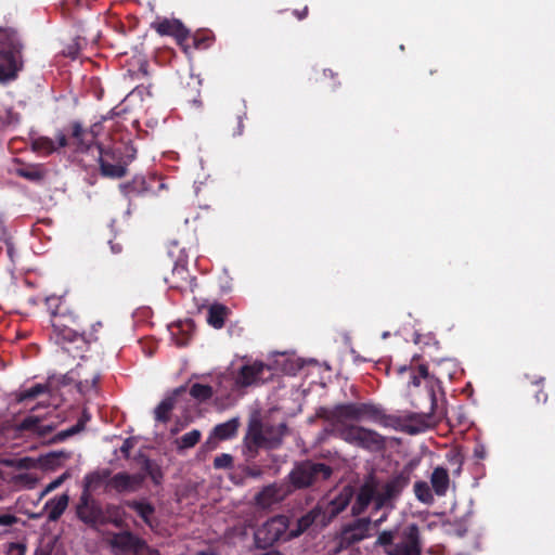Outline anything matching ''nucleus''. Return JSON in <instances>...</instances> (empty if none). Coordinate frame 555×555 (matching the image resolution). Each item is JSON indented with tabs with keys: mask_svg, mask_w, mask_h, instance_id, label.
I'll list each match as a JSON object with an SVG mask.
<instances>
[{
	"mask_svg": "<svg viewBox=\"0 0 555 555\" xmlns=\"http://www.w3.org/2000/svg\"><path fill=\"white\" fill-rule=\"evenodd\" d=\"M317 416L330 424L326 433L369 452L384 451L386 437L376 430L349 422L371 421L384 427L401 428L411 435L421 433L425 427L424 423L404 425L402 418L388 415L379 405L365 402L341 403L332 409L320 408Z\"/></svg>",
	"mask_w": 555,
	"mask_h": 555,
	"instance_id": "1",
	"label": "nucleus"
},
{
	"mask_svg": "<svg viewBox=\"0 0 555 555\" xmlns=\"http://www.w3.org/2000/svg\"><path fill=\"white\" fill-rule=\"evenodd\" d=\"M410 479V472L408 469L392 475L383 485L374 475L365 477L351 505L350 512L356 518L344 524L336 533L334 538L336 543L334 554L348 550L352 545L370 538L372 518L360 516L366 512L372 503L374 512L383 508L392 509L395 501L400 496L404 488L408 487Z\"/></svg>",
	"mask_w": 555,
	"mask_h": 555,
	"instance_id": "2",
	"label": "nucleus"
},
{
	"mask_svg": "<svg viewBox=\"0 0 555 555\" xmlns=\"http://www.w3.org/2000/svg\"><path fill=\"white\" fill-rule=\"evenodd\" d=\"M352 495V490L346 487L334 499L327 502H318L310 511L297 519L295 527L289 529L287 538L295 539L309 530L319 531L325 529L348 507Z\"/></svg>",
	"mask_w": 555,
	"mask_h": 555,
	"instance_id": "3",
	"label": "nucleus"
},
{
	"mask_svg": "<svg viewBox=\"0 0 555 555\" xmlns=\"http://www.w3.org/2000/svg\"><path fill=\"white\" fill-rule=\"evenodd\" d=\"M286 425L263 423L259 415H253L247 425L243 439L245 454L249 459L256 457L259 449L274 450L280 448L286 434Z\"/></svg>",
	"mask_w": 555,
	"mask_h": 555,
	"instance_id": "4",
	"label": "nucleus"
},
{
	"mask_svg": "<svg viewBox=\"0 0 555 555\" xmlns=\"http://www.w3.org/2000/svg\"><path fill=\"white\" fill-rule=\"evenodd\" d=\"M24 43L13 29H0V85L18 78L24 69Z\"/></svg>",
	"mask_w": 555,
	"mask_h": 555,
	"instance_id": "5",
	"label": "nucleus"
},
{
	"mask_svg": "<svg viewBox=\"0 0 555 555\" xmlns=\"http://www.w3.org/2000/svg\"><path fill=\"white\" fill-rule=\"evenodd\" d=\"M333 468L321 462L304 460L296 462L288 474L291 485L298 490L312 488L330 479Z\"/></svg>",
	"mask_w": 555,
	"mask_h": 555,
	"instance_id": "6",
	"label": "nucleus"
},
{
	"mask_svg": "<svg viewBox=\"0 0 555 555\" xmlns=\"http://www.w3.org/2000/svg\"><path fill=\"white\" fill-rule=\"evenodd\" d=\"M289 519L285 515H276L269 518L255 531V543L259 548L272 546L275 542L287 538L289 531Z\"/></svg>",
	"mask_w": 555,
	"mask_h": 555,
	"instance_id": "7",
	"label": "nucleus"
},
{
	"mask_svg": "<svg viewBox=\"0 0 555 555\" xmlns=\"http://www.w3.org/2000/svg\"><path fill=\"white\" fill-rule=\"evenodd\" d=\"M96 150L99 152L100 171L103 177L119 179L126 176L127 163L119 150L104 149L101 144L96 145Z\"/></svg>",
	"mask_w": 555,
	"mask_h": 555,
	"instance_id": "8",
	"label": "nucleus"
},
{
	"mask_svg": "<svg viewBox=\"0 0 555 555\" xmlns=\"http://www.w3.org/2000/svg\"><path fill=\"white\" fill-rule=\"evenodd\" d=\"M77 517L91 527L104 525L106 522V516L102 509L101 504L92 498L91 493L87 490H82L79 498V502L76 506Z\"/></svg>",
	"mask_w": 555,
	"mask_h": 555,
	"instance_id": "9",
	"label": "nucleus"
},
{
	"mask_svg": "<svg viewBox=\"0 0 555 555\" xmlns=\"http://www.w3.org/2000/svg\"><path fill=\"white\" fill-rule=\"evenodd\" d=\"M422 539L416 524L408 525L402 531V541L386 551L385 555H422Z\"/></svg>",
	"mask_w": 555,
	"mask_h": 555,
	"instance_id": "10",
	"label": "nucleus"
},
{
	"mask_svg": "<svg viewBox=\"0 0 555 555\" xmlns=\"http://www.w3.org/2000/svg\"><path fill=\"white\" fill-rule=\"evenodd\" d=\"M145 480V475L141 473L128 474L120 472L109 476L106 482V491L114 490L117 493H131L138 491Z\"/></svg>",
	"mask_w": 555,
	"mask_h": 555,
	"instance_id": "11",
	"label": "nucleus"
},
{
	"mask_svg": "<svg viewBox=\"0 0 555 555\" xmlns=\"http://www.w3.org/2000/svg\"><path fill=\"white\" fill-rule=\"evenodd\" d=\"M152 28L155 29L160 36L173 37L178 44L183 47V49L186 51L188 44H185V42L190 39V31L179 20H157L152 23Z\"/></svg>",
	"mask_w": 555,
	"mask_h": 555,
	"instance_id": "12",
	"label": "nucleus"
},
{
	"mask_svg": "<svg viewBox=\"0 0 555 555\" xmlns=\"http://www.w3.org/2000/svg\"><path fill=\"white\" fill-rule=\"evenodd\" d=\"M275 359L271 364V370L280 371L289 376H295L306 364L302 358L296 356L295 352L275 351Z\"/></svg>",
	"mask_w": 555,
	"mask_h": 555,
	"instance_id": "13",
	"label": "nucleus"
},
{
	"mask_svg": "<svg viewBox=\"0 0 555 555\" xmlns=\"http://www.w3.org/2000/svg\"><path fill=\"white\" fill-rule=\"evenodd\" d=\"M266 370L271 371V364L258 360L246 363L238 370L235 383L241 387H248L262 379Z\"/></svg>",
	"mask_w": 555,
	"mask_h": 555,
	"instance_id": "14",
	"label": "nucleus"
},
{
	"mask_svg": "<svg viewBox=\"0 0 555 555\" xmlns=\"http://www.w3.org/2000/svg\"><path fill=\"white\" fill-rule=\"evenodd\" d=\"M73 321L72 315H66V318H55L51 320L52 331L50 333V339L56 344H67L73 343L78 337V333L73 330L66 322Z\"/></svg>",
	"mask_w": 555,
	"mask_h": 555,
	"instance_id": "15",
	"label": "nucleus"
},
{
	"mask_svg": "<svg viewBox=\"0 0 555 555\" xmlns=\"http://www.w3.org/2000/svg\"><path fill=\"white\" fill-rule=\"evenodd\" d=\"M13 162L15 167L12 172L30 182L40 183L48 175V170L42 164H25L18 158H14Z\"/></svg>",
	"mask_w": 555,
	"mask_h": 555,
	"instance_id": "16",
	"label": "nucleus"
},
{
	"mask_svg": "<svg viewBox=\"0 0 555 555\" xmlns=\"http://www.w3.org/2000/svg\"><path fill=\"white\" fill-rule=\"evenodd\" d=\"M67 131L69 135L67 138L68 141L72 140L78 152H87L93 146L92 134L80 121L74 120L69 122Z\"/></svg>",
	"mask_w": 555,
	"mask_h": 555,
	"instance_id": "17",
	"label": "nucleus"
},
{
	"mask_svg": "<svg viewBox=\"0 0 555 555\" xmlns=\"http://www.w3.org/2000/svg\"><path fill=\"white\" fill-rule=\"evenodd\" d=\"M55 138L57 141L56 143L49 137H37L33 139V151L42 155H50L57 151L60 147H65L68 145V139L64 132L59 131Z\"/></svg>",
	"mask_w": 555,
	"mask_h": 555,
	"instance_id": "18",
	"label": "nucleus"
},
{
	"mask_svg": "<svg viewBox=\"0 0 555 555\" xmlns=\"http://www.w3.org/2000/svg\"><path fill=\"white\" fill-rule=\"evenodd\" d=\"M171 337L178 347H184L193 343L195 324L192 320L179 322L169 327Z\"/></svg>",
	"mask_w": 555,
	"mask_h": 555,
	"instance_id": "19",
	"label": "nucleus"
},
{
	"mask_svg": "<svg viewBox=\"0 0 555 555\" xmlns=\"http://www.w3.org/2000/svg\"><path fill=\"white\" fill-rule=\"evenodd\" d=\"M286 491L283 487L278 485H269L264 487L255 498L258 505L269 507L275 503L283 501L286 496Z\"/></svg>",
	"mask_w": 555,
	"mask_h": 555,
	"instance_id": "20",
	"label": "nucleus"
},
{
	"mask_svg": "<svg viewBox=\"0 0 555 555\" xmlns=\"http://www.w3.org/2000/svg\"><path fill=\"white\" fill-rule=\"evenodd\" d=\"M112 544L122 551L140 552L144 548L145 542L129 531L116 533Z\"/></svg>",
	"mask_w": 555,
	"mask_h": 555,
	"instance_id": "21",
	"label": "nucleus"
},
{
	"mask_svg": "<svg viewBox=\"0 0 555 555\" xmlns=\"http://www.w3.org/2000/svg\"><path fill=\"white\" fill-rule=\"evenodd\" d=\"M125 505L134 511L138 516L150 527L154 528L157 526V521L154 518L155 507L153 504L146 501L128 500Z\"/></svg>",
	"mask_w": 555,
	"mask_h": 555,
	"instance_id": "22",
	"label": "nucleus"
},
{
	"mask_svg": "<svg viewBox=\"0 0 555 555\" xmlns=\"http://www.w3.org/2000/svg\"><path fill=\"white\" fill-rule=\"evenodd\" d=\"M69 495L67 493H63L61 495L54 496L50 499L46 505L44 509L48 513V519L50 521H56L63 515L65 509L68 506Z\"/></svg>",
	"mask_w": 555,
	"mask_h": 555,
	"instance_id": "23",
	"label": "nucleus"
},
{
	"mask_svg": "<svg viewBox=\"0 0 555 555\" xmlns=\"http://www.w3.org/2000/svg\"><path fill=\"white\" fill-rule=\"evenodd\" d=\"M430 483L436 495L444 496L450 486L448 469L441 466L436 467L431 473Z\"/></svg>",
	"mask_w": 555,
	"mask_h": 555,
	"instance_id": "24",
	"label": "nucleus"
},
{
	"mask_svg": "<svg viewBox=\"0 0 555 555\" xmlns=\"http://www.w3.org/2000/svg\"><path fill=\"white\" fill-rule=\"evenodd\" d=\"M231 310L222 304H214L209 306L207 311V323L214 328L220 330L224 326L225 320Z\"/></svg>",
	"mask_w": 555,
	"mask_h": 555,
	"instance_id": "25",
	"label": "nucleus"
},
{
	"mask_svg": "<svg viewBox=\"0 0 555 555\" xmlns=\"http://www.w3.org/2000/svg\"><path fill=\"white\" fill-rule=\"evenodd\" d=\"M246 118V107L241 105L236 112L229 116L227 121V131L233 138L240 137L244 132V119Z\"/></svg>",
	"mask_w": 555,
	"mask_h": 555,
	"instance_id": "26",
	"label": "nucleus"
},
{
	"mask_svg": "<svg viewBox=\"0 0 555 555\" xmlns=\"http://www.w3.org/2000/svg\"><path fill=\"white\" fill-rule=\"evenodd\" d=\"M240 426L238 418L234 417L214 427L212 437L218 440H228L236 436Z\"/></svg>",
	"mask_w": 555,
	"mask_h": 555,
	"instance_id": "27",
	"label": "nucleus"
},
{
	"mask_svg": "<svg viewBox=\"0 0 555 555\" xmlns=\"http://www.w3.org/2000/svg\"><path fill=\"white\" fill-rule=\"evenodd\" d=\"M109 476V469H104L102 472H93L86 475L83 478V490H87L88 493H91V490L96 489L104 481L107 482Z\"/></svg>",
	"mask_w": 555,
	"mask_h": 555,
	"instance_id": "28",
	"label": "nucleus"
},
{
	"mask_svg": "<svg viewBox=\"0 0 555 555\" xmlns=\"http://www.w3.org/2000/svg\"><path fill=\"white\" fill-rule=\"evenodd\" d=\"M175 398H165L154 410L155 420L160 423H167L170 420V413L175 408Z\"/></svg>",
	"mask_w": 555,
	"mask_h": 555,
	"instance_id": "29",
	"label": "nucleus"
},
{
	"mask_svg": "<svg viewBox=\"0 0 555 555\" xmlns=\"http://www.w3.org/2000/svg\"><path fill=\"white\" fill-rule=\"evenodd\" d=\"M47 310L50 314V321L55 318H66V313L63 311V298L56 295L48 296L44 300Z\"/></svg>",
	"mask_w": 555,
	"mask_h": 555,
	"instance_id": "30",
	"label": "nucleus"
},
{
	"mask_svg": "<svg viewBox=\"0 0 555 555\" xmlns=\"http://www.w3.org/2000/svg\"><path fill=\"white\" fill-rule=\"evenodd\" d=\"M18 428L26 431H35L39 434H46L52 430L51 426H42L41 420L38 416L29 415L25 417Z\"/></svg>",
	"mask_w": 555,
	"mask_h": 555,
	"instance_id": "31",
	"label": "nucleus"
},
{
	"mask_svg": "<svg viewBox=\"0 0 555 555\" xmlns=\"http://www.w3.org/2000/svg\"><path fill=\"white\" fill-rule=\"evenodd\" d=\"M70 457L69 452L59 451V452H50L46 456L42 457V466L48 469H55L61 466L65 460Z\"/></svg>",
	"mask_w": 555,
	"mask_h": 555,
	"instance_id": "32",
	"label": "nucleus"
},
{
	"mask_svg": "<svg viewBox=\"0 0 555 555\" xmlns=\"http://www.w3.org/2000/svg\"><path fill=\"white\" fill-rule=\"evenodd\" d=\"M0 131L5 127H15L21 121V115L13 111V108L0 105Z\"/></svg>",
	"mask_w": 555,
	"mask_h": 555,
	"instance_id": "33",
	"label": "nucleus"
},
{
	"mask_svg": "<svg viewBox=\"0 0 555 555\" xmlns=\"http://www.w3.org/2000/svg\"><path fill=\"white\" fill-rule=\"evenodd\" d=\"M190 395L192 398L199 402H205L212 398L214 389L209 385L195 383L190 388Z\"/></svg>",
	"mask_w": 555,
	"mask_h": 555,
	"instance_id": "34",
	"label": "nucleus"
},
{
	"mask_svg": "<svg viewBox=\"0 0 555 555\" xmlns=\"http://www.w3.org/2000/svg\"><path fill=\"white\" fill-rule=\"evenodd\" d=\"M433 488L426 481H416L414 483V493L416 499L424 504L434 502Z\"/></svg>",
	"mask_w": 555,
	"mask_h": 555,
	"instance_id": "35",
	"label": "nucleus"
},
{
	"mask_svg": "<svg viewBox=\"0 0 555 555\" xmlns=\"http://www.w3.org/2000/svg\"><path fill=\"white\" fill-rule=\"evenodd\" d=\"M202 434L198 429H193L176 440L179 450L191 449L201 440Z\"/></svg>",
	"mask_w": 555,
	"mask_h": 555,
	"instance_id": "36",
	"label": "nucleus"
},
{
	"mask_svg": "<svg viewBox=\"0 0 555 555\" xmlns=\"http://www.w3.org/2000/svg\"><path fill=\"white\" fill-rule=\"evenodd\" d=\"M102 330L103 323L101 321L93 323L89 331L80 334L82 341L87 345L100 343V333Z\"/></svg>",
	"mask_w": 555,
	"mask_h": 555,
	"instance_id": "37",
	"label": "nucleus"
},
{
	"mask_svg": "<svg viewBox=\"0 0 555 555\" xmlns=\"http://www.w3.org/2000/svg\"><path fill=\"white\" fill-rule=\"evenodd\" d=\"M46 391H47V386L46 385L36 384L31 388L22 391L18 395L17 401L18 402H23V401L28 400V399H34V398L38 397L39 395H41V393H43Z\"/></svg>",
	"mask_w": 555,
	"mask_h": 555,
	"instance_id": "38",
	"label": "nucleus"
},
{
	"mask_svg": "<svg viewBox=\"0 0 555 555\" xmlns=\"http://www.w3.org/2000/svg\"><path fill=\"white\" fill-rule=\"evenodd\" d=\"M233 467V456L229 453H221L214 459L215 469H230Z\"/></svg>",
	"mask_w": 555,
	"mask_h": 555,
	"instance_id": "39",
	"label": "nucleus"
},
{
	"mask_svg": "<svg viewBox=\"0 0 555 555\" xmlns=\"http://www.w3.org/2000/svg\"><path fill=\"white\" fill-rule=\"evenodd\" d=\"M393 540H395V532L391 530H384L378 534V537L375 541V545L384 546V547L391 546L393 543Z\"/></svg>",
	"mask_w": 555,
	"mask_h": 555,
	"instance_id": "40",
	"label": "nucleus"
},
{
	"mask_svg": "<svg viewBox=\"0 0 555 555\" xmlns=\"http://www.w3.org/2000/svg\"><path fill=\"white\" fill-rule=\"evenodd\" d=\"M414 343L423 347H430L438 344L431 334H415Z\"/></svg>",
	"mask_w": 555,
	"mask_h": 555,
	"instance_id": "41",
	"label": "nucleus"
},
{
	"mask_svg": "<svg viewBox=\"0 0 555 555\" xmlns=\"http://www.w3.org/2000/svg\"><path fill=\"white\" fill-rule=\"evenodd\" d=\"M107 117L106 116H103L101 120L94 122L93 125H91V127L88 129V131H90V134H92V143L93 145H98L96 143V138L100 135L102 129H103V126H102V122L104 120H106Z\"/></svg>",
	"mask_w": 555,
	"mask_h": 555,
	"instance_id": "42",
	"label": "nucleus"
},
{
	"mask_svg": "<svg viewBox=\"0 0 555 555\" xmlns=\"http://www.w3.org/2000/svg\"><path fill=\"white\" fill-rule=\"evenodd\" d=\"M143 461H142V469L144 473H142L143 475L149 476L150 472L154 470V468L157 467V465L151 461L147 456H142Z\"/></svg>",
	"mask_w": 555,
	"mask_h": 555,
	"instance_id": "43",
	"label": "nucleus"
},
{
	"mask_svg": "<svg viewBox=\"0 0 555 555\" xmlns=\"http://www.w3.org/2000/svg\"><path fill=\"white\" fill-rule=\"evenodd\" d=\"M474 457L477 460H483L487 456L486 447L482 443L477 442L474 447Z\"/></svg>",
	"mask_w": 555,
	"mask_h": 555,
	"instance_id": "44",
	"label": "nucleus"
},
{
	"mask_svg": "<svg viewBox=\"0 0 555 555\" xmlns=\"http://www.w3.org/2000/svg\"><path fill=\"white\" fill-rule=\"evenodd\" d=\"M350 356L352 358V361L356 364H359V363H362V362L374 361V359L372 357H362V356H360L354 348L350 349Z\"/></svg>",
	"mask_w": 555,
	"mask_h": 555,
	"instance_id": "45",
	"label": "nucleus"
},
{
	"mask_svg": "<svg viewBox=\"0 0 555 555\" xmlns=\"http://www.w3.org/2000/svg\"><path fill=\"white\" fill-rule=\"evenodd\" d=\"M67 478V474H63L62 476H60L59 478H56L55 480L51 481L47 488H46V492H50L56 488H59L63 482L64 480Z\"/></svg>",
	"mask_w": 555,
	"mask_h": 555,
	"instance_id": "46",
	"label": "nucleus"
},
{
	"mask_svg": "<svg viewBox=\"0 0 555 555\" xmlns=\"http://www.w3.org/2000/svg\"><path fill=\"white\" fill-rule=\"evenodd\" d=\"M17 518L11 514L0 515V526H12L16 522Z\"/></svg>",
	"mask_w": 555,
	"mask_h": 555,
	"instance_id": "47",
	"label": "nucleus"
},
{
	"mask_svg": "<svg viewBox=\"0 0 555 555\" xmlns=\"http://www.w3.org/2000/svg\"><path fill=\"white\" fill-rule=\"evenodd\" d=\"M193 43L194 47L199 48H207L209 46V38H201L199 36L195 35L193 36Z\"/></svg>",
	"mask_w": 555,
	"mask_h": 555,
	"instance_id": "48",
	"label": "nucleus"
},
{
	"mask_svg": "<svg viewBox=\"0 0 555 555\" xmlns=\"http://www.w3.org/2000/svg\"><path fill=\"white\" fill-rule=\"evenodd\" d=\"M133 448V442L131 439H126L120 447V452L125 455L126 459L129 457L130 450Z\"/></svg>",
	"mask_w": 555,
	"mask_h": 555,
	"instance_id": "49",
	"label": "nucleus"
},
{
	"mask_svg": "<svg viewBox=\"0 0 555 555\" xmlns=\"http://www.w3.org/2000/svg\"><path fill=\"white\" fill-rule=\"evenodd\" d=\"M76 434H77V429H75L74 426H72L66 430L60 431L56 437L59 440H65L66 438L72 437Z\"/></svg>",
	"mask_w": 555,
	"mask_h": 555,
	"instance_id": "50",
	"label": "nucleus"
},
{
	"mask_svg": "<svg viewBox=\"0 0 555 555\" xmlns=\"http://www.w3.org/2000/svg\"><path fill=\"white\" fill-rule=\"evenodd\" d=\"M245 474L253 478H258L261 476L262 472L259 467H246Z\"/></svg>",
	"mask_w": 555,
	"mask_h": 555,
	"instance_id": "51",
	"label": "nucleus"
},
{
	"mask_svg": "<svg viewBox=\"0 0 555 555\" xmlns=\"http://www.w3.org/2000/svg\"><path fill=\"white\" fill-rule=\"evenodd\" d=\"M139 183H140V184H144V180H143V179H142V180H140V181H139V180H134L131 184H127V185H125V190H126L127 194L129 195V194H131V193H132V192H134V191H135V192H139V190H137V185H138Z\"/></svg>",
	"mask_w": 555,
	"mask_h": 555,
	"instance_id": "52",
	"label": "nucleus"
},
{
	"mask_svg": "<svg viewBox=\"0 0 555 555\" xmlns=\"http://www.w3.org/2000/svg\"><path fill=\"white\" fill-rule=\"evenodd\" d=\"M149 476L155 483H158L159 479L163 477L160 468L158 466L154 468V470L150 472Z\"/></svg>",
	"mask_w": 555,
	"mask_h": 555,
	"instance_id": "53",
	"label": "nucleus"
},
{
	"mask_svg": "<svg viewBox=\"0 0 555 555\" xmlns=\"http://www.w3.org/2000/svg\"><path fill=\"white\" fill-rule=\"evenodd\" d=\"M308 13H309V9L308 7L306 5L302 10H295L293 12V14L298 18V20H304L308 16Z\"/></svg>",
	"mask_w": 555,
	"mask_h": 555,
	"instance_id": "54",
	"label": "nucleus"
},
{
	"mask_svg": "<svg viewBox=\"0 0 555 555\" xmlns=\"http://www.w3.org/2000/svg\"><path fill=\"white\" fill-rule=\"evenodd\" d=\"M417 370L421 377H428V367L426 364H420Z\"/></svg>",
	"mask_w": 555,
	"mask_h": 555,
	"instance_id": "55",
	"label": "nucleus"
},
{
	"mask_svg": "<svg viewBox=\"0 0 555 555\" xmlns=\"http://www.w3.org/2000/svg\"><path fill=\"white\" fill-rule=\"evenodd\" d=\"M109 244H111V249L114 254H118L122 250V246L119 243L109 242Z\"/></svg>",
	"mask_w": 555,
	"mask_h": 555,
	"instance_id": "56",
	"label": "nucleus"
},
{
	"mask_svg": "<svg viewBox=\"0 0 555 555\" xmlns=\"http://www.w3.org/2000/svg\"><path fill=\"white\" fill-rule=\"evenodd\" d=\"M86 421L80 418L75 425L74 428L77 429V434L85 428Z\"/></svg>",
	"mask_w": 555,
	"mask_h": 555,
	"instance_id": "57",
	"label": "nucleus"
},
{
	"mask_svg": "<svg viewBox=\"0 0 555 555\" xmlns=\"http://www.w3.org/2000/svg\"><path fill=\"white\" fill-rule=\"evenodd\" d=\"M537 400L545 402L547 400V395L543 391H539L537 393Z\"/></svg>",
	"mask_w": 555,
	"mask_h": 555,
	"instance_id": "58",
	"label": "nucleus"
},
{
	"mask_svg": "<svg viewBox=\"0 0 555 555\" xmlns=\"http://www.w3.org/2000/svg\"><path fill=\"white\" fill-rule=\"evenodd\" d=\"M386 518H387V515H383L377 520H375V521L372 520V524H374L375 527H378V526H380L382 522H384L386 520Z\"/></svg>",
	"mask_w": 555,
	"mask_h": 555,
	"instance_id": "59",
	"label": "nucleus"
},
{
	"mask_svg": "<svg viewBox=\"0 0 555 555\" xmlns=\"http://www.w3.org/2000/svg\"><path fill=\"white\" fill-rule=\"evenodd\" d=\"M260 555H282V553L276 550H269V551L261 553Z\"/></svg>",
	"mask_w": 555,
	"mask_h": 555,
	"instance_id": "60",
	"label": "nucleus"
},
{
	"mask_svg": "<svg viewBox=\"0 0 555 555\" xmlns=\"http://www.w3.org/2000/svg\"><path fill=\"white\" fill-rule=\"evenodd\" d=\"M343 343L346 345L351 344V337L349 335L345 334Z\"/></svg>",
	"mask_w": 555,
	"mask_h": 555,
	"instance_id": "61",
	"label": "nucleus"
},
{
	"mask_svg": "<svg viewBox=\"0 0 555 555\" xmlns=\"http://www.w3.org/2000/svg\"><path fill=\"white\" fill-rule=\"evenodd\" d=\"M411 383L414 386H416V387L420 386V378H418V376H413Z\"/></svg>",
	"mask_w": 555,
	"mask_h": 555,
	"instance_id": "62",
	"label": "nucleus"
},
{
	"mask_svg": "<svg viewBox=\"0 0 555 555\" xmlns=\"http://www.w3.org/2000/svg\"><path fill=\"white\" fill-rule=\"evenodd\" d=\"M35 555H50V553L44 550H37Z\"/></svg>",
	"mask_w": 555,
	"mask_h": 555,
	"instance_id": "63",
	"label": "nucleus"
},
{
	"mask_svg": "<svg viewBox=\"0 0 555 555\" xmlns=\"http://www.w3.org/2000/svg\"><path fill=\"white\" fill-rule=\"evenodd\" d=\"M196 555H215V554L212 552L202 551V552H198Z\"/></svg>",
	"mask_w": 555,
	"mask_h": 555,
	"instance_id": "64",
	"label": "nucleus"
}]
</instances>
